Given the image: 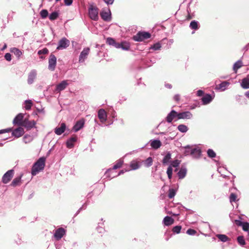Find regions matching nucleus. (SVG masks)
Returning <instances> with one entry per match:
<instances>
[{"instance_id": "bb28decb", "label": "nucleus", "mask_w": 249, "mask_h": 249, "mask_svg": "<svg viewBox=\"0 0 249 249\" xmlns=\"http://www.w3.org/2000/svg\"><path fill=\"white\" fill-rule=\"evenodd\" d=\"M241 86L244 89H249V78H245L242 80Z\"/></svg>"}, {"instance_id": "774afa93", "label": "nucleus", "mask_w": 249, "mask_h": 249, "mask_svg": "<svg viewBox=\"0 0 249 249\" xmlns=\"http://www.w3.org/2000/svg\"><path fill=\"white\" fill-rule=\"evenodd\" d=\"M161 145V142L160 140L157 139V149L160 148Z\"/></svg>"}, {"instance_id": "8fccbe9b", "label": "nucleus", "mask_w": 249, "mask_h": 249, "mask_svg": "<svg viewBox=\"0 0 249 249\" xmlns=\"http://www.w3.org/2000/svg\"><path fill=\"white\" fill-rule=\"evenodd\" d=\"M153 160L151 157H149L147 158L144 162L145 166L147 167H149L152 165Z\"/></svg>"}, {"instance_id": "aec40b11", "label": "nucleus", "mask_w": 249, "mask_h": 249, "mask_svg": "<svg viewBox=\"0 0 249 249\" xmlns=\"http://www.w3.org/2000/svg\"><path fill=\"white\" fill-rule=\"evenodd\" d=\"M65 233V231L64 229L59 228L55 231L54 236L57 240H59L63 237Z\"/></svg>"}, {"instance_id": "5fc2aeb1", "label": "nucleus", "mask_w": 249, "mask_h": 249, "mask_svg": "<svg viewBox=\"0 0 249 249\" xmlns=\"http://www.w3.org/2000/svg\"><path fill=\"white\" fill-rule=\"evenodd\" d=\"M186 233L190 235H194L196 234V231L194 229H189L187 230Z\"/></svg>"}, {"instance_id": "20e7f679", "label": "nucleus", "mask_w": 249, "mask_h": 249, "mask_svg": "<svg viewBox=\"0 0 249 249\" xmlns=\"http://www.w3.org/2000/svg\"><path fill=\"white\" fill-rule=\"evenodd\" d=\"M14 174V171L13 169L7 171L2 177V182L4 184L8 183L13 178Z\"/></svg>"}, {"instance_id": "393cba45", "label": "nucleus", "mask_w": 249, "mask_h": 249, "mask_svg": "<svg viewBox=\"0 0 249 249\" xmlns=\"http://www.w3.org/2000/svg\"><path fill=\"white\" fill-rule=\"evenodd\" d=\"M187 169L185 167H181L178 173V176L179 179L183 178L186 175Z\"/></svg>"}, {"instance_id": "58836bf2", "label": "nucleus", "mask_w": 249, "mask_h": 249, "mask_svg": "<svg viewBox=\"0 0 249 249\" xmlns=\"http://www.w3.org/2000/svg\"><path fill=\"white\" fill-rule=\"evenodd\" d=\"M207 155L210 158H213L216 157V153L212 149H209L207 150Z\"/></svg>"}, {"instance_id": "423d86ee", "label": "nucleus", "mask_w": 249, "mask_h": 249, "mask_svg": "<svg viewBox=\"0 0 249 249\" xmlns=\"http://www.w3.org/2000/svg\"><path fill=\"white\" fill-rule=\"evenodd\" d=\"M89 52L90 48L89 47H86L83 49L79 57V63H83L85 61L89 53Z\"/></svg>"}, {"instance_id": "6ab92c4d", "label": "nucleus", "mask_w": 249, "mask_h": 249, "mask_svg": "<svg viewBox=\"0 0 249 249\" xmlns=\"http://www.w3.org/2000/svg\"><path fill=\"white\" fill-rule=\"evenodd\" d=\"M77 138L76 136L70 138L66 142L67 147L68 148H72L74 146V143L77 141Z\"/></svg>"}, {"instance_id": "c03bdc74", "label": "nucleus", "mask_w": 249, "mask_h": 249, "mask_svg": "<svg viewBox=\"0 0 249 249\" xmlns=\"http://www.w3.org/2000/svg\"><path fill=\"white\" fill-rule=\"evenodd\" d=\"M58 17V13L57 12L52 13L49 16V19L51 20L56 19Z\"/></svg>"}, {"instance_id": "4d7b16f0", "label": "nucleus", "mask_w": 249, "mask_h": 249, "mask_svg": "<svg viewBox=\"0 0 249 249\" xmlns=\"http://www.w3.org/2000/svg\"><path fill=\"white\" fill-rule=\"evenodd\" d=\"M4 57L5 59L8 61L11 60V55L10 53H6L4 55Z\"/></svg>"}, {"instance_id": "c85d7f7f", "label": "nucleus", "mask_w": 249, "mask_h": 249, "mask_svg": "<svg viewBox=\"0 0 249 249\" xmlns=\"http://www.w3.org/2000/svg\"><path fill=\"white\" fill-rule=\"evenodd\" d=\"M243 66V63L241 60H239L236 61L233 66V71L236 73L238 69L242 67Z\"/></svg>"}, {"instance_id": "f03ea898", "label": "nucleus", "mask_w": 249, "mask_h": 249, "mask_svg": "<svg viewBox=\"0 0 249 249\" xmlns=\"http://www.w3.org/2000/svg\"><path fill=\"white\" fill-rule=\"evenodd\" d=\"M150 37V34L147 32H139L133 36V39L136 41H142Z\"/></svg>"}, {"instance_id": "a18cd8bd", "label": "nucleus", "mask_w": 249, "mask_h": 249, "mask_svg": "<svg viewBox=\"0 0 249 249\" xmlns=\"http://www.w3.org/2000/svg\"><path fill=\"white\" fill-rule=\"evenodd\" d=\"M181 230V226L178 225L173 227V228L172 229V231L175 233L178 234L179 233H180Z\"/></svg>"}, {"instance_id": "4c0bfd02", "label": "nucleus", "mask_w": 249, "mask_h": 249, "mask_svg": "<svg viewBox=\"0 0 249 249\" xmlns=\"http://www.w3.org/2000/svg\"><path fill=\"white\" fill-rule=\"evenodd\" d=\"M237 240L238 244L240 245H241V246H243L245 245L246 242H245V240L244 239L243 236H238L237 238Z\"/></svg>"}, {"instance_id": "f257e3e1", "label": "nucleus", "mask_w": 249, "mask_h": 249, "mask_svg": "<svg viewBox=\"0 0 249 249\" xmlns=\"http://www.w3.org/2000/svg\"><path fill=\"white\" fill-rule=\"evenodd\" d=\"M45 158L41 157L34 164L31 171V174L33 176L36 175L44 169L45 165Z\"/></svg>"}, {"instance_id": "72a5a7b5", "label": "nucleus", "mask_w": 249, "mask_h": 249, "mask_svg": "<svg viewBox=\"0 0 249 249\" xmlns=\"http://www.w3.org/2000/svg\"><path fill=\"white\" fill-rule=\"evenodd\" d=\"M24 107L26 110H30L33 105V102L31 100H27L24 101Z\"/></svg>"}, {"instance_id": "2eb2a0df", "label": "nucleus", "mask_w": 249, "mask_h": 249, "mask_svg": "<svg viewBox=\"0 0 249 249\" xmlns=\"http://www.w3.org/2000/svg\"><path fill=\"white\" fill-rule=\"evenodd\" d=\"M37 75L36 71L35 70H32L29 73L27 82L29 84H32L35 79L36 78Z\"/></svg>"}, {"instance_id": "473e14b6", "label": "nucleus", "mask_w": 249, "mask_h": 249, "mask_svg": "<svg viewBox=\"0 0 249 249\" xmlns=\"http://www.w3.org/2000/svg\"><path fill=\"white\" fill-rule=\"evenodd\" d=\"M11 52L13 53L18 58L22 54L21 51L16 48H13L11 49Z\"/></svg>"}, {"instance_id": "4be33fe9", "label": "nucleus", "mask_w": 249, "mask_h": 249, "mask_svg": "<svg viewBox=\"0 0 249 249\" xmlns=\"http://www.w3.org/2000/svg\"><path fill=\"white\" fill-rule=\"evenodd\" d=\"M66 125L64 123H62L60 127H56L54 129L55 133L57 135H60L65 130Z\"/></svg>"}, {"instance_id": "864d4df0", "label": "nucleus", "mask_w": 249, "mask_h": 249, "mask_svg": "<svg viewBox=\"0 0 249 249\" xmlns=\"http://www.w3.org/2000/svg\"><path fill=\"white\" fill-rule=\"evenodd\" d=\"M121 48L124 50H128L130 48V45L127 43H122V47Z\"/></svg>"}, {"instance_id": "052dcab7", "label": "nucleus", "mask_w": 249, "mask_h": 249, "mask_svg": "<svg viewBox=\"0 0 249 249\" xmlns=\"http://www.w3.org/2000/svg\"><path fill=\"white\" fill-rule=\"evenodd\" d=\"M12 130L11 128H7L5 129L0 130V134H2L5 132H9Z\"/></svg>"}, {"instance_id": "2f4dec72", "label": "nucleus", "mask_w": 249, "mask_h": 249, "mask_svg": "<svg viewBox=\"0 0 249 249\" xmlns=\"http://www.w3.org/2000/svg\"><path fill=\"white\" fill-rule=\"evenodd\" d=\"M178 130L181 133H186L188 130V127L185 124H181L178 126Z\"/></svg>"}, {"instance_id": "412c9836", "label": "nucleus", "mask_w": 249, "mask_h": 249, "mask_svg": "<svg viewBox=\"0 0 249 249\" xmlns=\"http://www.w3.org/2000/svg\"><path fill=\"white\" fill-rule=\"evenodd\" d=\"M84 124V121L83 120L77 121L73 127V131L74 132H77L83 127Z\"/></svg>"}, {"instance_id": "f3484780", "label": "nucleus", "mask_w": 249, "mask_h": 249, "mask_svg": "<svg viewBox=\"0 0 249 249\" xmlns=\"http://www.w3.org/2000/svg\"><path fill=\"white\" fill-rule=\"evenodd\" d=\"M68 85L67 80H63L56 86L55 90L58 92L62 91L65 89Z\"/></svg>"}, {"instance_id": "de8ad7c7", "label": "nucleus", "mask_w": 249, "mask_h": 249, "mask_svg": "<svg viewBox=\"0 0 249 249\" xmlns=\"http://www.w3.org/2000/svg\"><path fill=\"white\" fill-rule=\"evenodd\" d=\"M243 230L245 231H247L249 230V223L247 222H244L241 226Z\"/></svg>"}, {"instance_id": "c756f323", "label": "nucleus", "mask_w": 249, "mask_h": 249, "mask_svg": "<svg viewBox=\"0 0 249 249\" xmlns=\"http://www.w3.org/2000/svg\"><path fill=\"white\" fill-rule=\"evenodd\" d=\"M216 236L222 242H226L230 241V238L225 234H217Z\"/></svg>"}, {"instance_id": "5701e85b", "label": "nucleus", "mask_w": 249, "mask_h": 249, "mask_svg": "<svg viewBox=\"0 0 249 249\" xmlns=\"http://www.w3.org/2000/svg\"><path fill=\"white\" fill-rule=\"evenodd\" d=\"M174 220L173 218L169 216H166L163 220V223L165 226H169L173 224Z\"/></svg>"}, {"instance_id": "dca6fc26", "label": "nucleus", "mask_w": 249, "mask_h": 249, "mask_svg": "<svg viewBox=\"0 0 249 249\" xmlns=\"http://www.w3.org/2000/svg\"><path fill=\"white\" fill-rule=\"evenodd\" d=\"M214 96H213L210 94H205L202 98L201 101L203 105H207L209 104L213 99Z\"/></svg>"}, {"instance_id": "a211bd4d", "label": "nucleus", "mask_w": 249, "mask_h": 249, "mask_svg": "<svg viewBox=\"0 0 249 249\" xmlns=\"http://www.w3.org/2000/svg\"><path fill=\"white\" fill-rule=\"evenodd\" d=\"M24 133V129L22 127H18L15 130H14L12 132V135L16 138H19L23 135Z\"/></svg>"}, {"instance_id": "9b49d317", "label": "nucleus", "mask_w": 249, "mask_h": 249, "mask_svg": "<svg viewBox=\"0 0 249 249\" xmlns=\"http://www.w3.org/2000/svg\"><path fill=\"white\" fill-rule=\"evenodd\" d=\"M193 117V115L189 111L178 112V119H190Z\"/></svg>"}, {"instance_id": "3c124183", "label": "nucleus", "mask_w": 249, "mask_h": 249, "mask_svg": "<svg viewBox=\"0 0 249 249\" xmlns=\"http://www.w3.org/2000/svg\"><path fill=\"white\" fill-rule=\"evenodd\" d=\"M106 42H107V43L108 44V45L113 46L115 42V41L113 38H112L111 37H107V38Z\"/></svg>"}, {"instance_id": "1a4fd4ad", "label": "nucleus", "mask_w": 249, "mask_h": 249, "mask_svg": "<svg viewBox=\"0 0 249 249\" xmlns=\"http://www.w3.org/2000/svg\"><path fill=\"white\" fill-rule=\"evenodd\" d=\"M36 122L35 121H29L27 119H25L23 121L22 126H24L27 129H30L35 126Z\"/></svg>"}, {"instance_id": "7ed1b4c3", "label": "nucleus", "mask_w": 249, "mask_h": 249, "mask_svg": "<svg viewBox=\"0 0 249 249\" xmlns=\"http://www.w3.org/2000/svg\"><path fill=\"white\" fill-rule=\"evenodd\" d=\"M90 18L95 21L98 19V9L96 7L91 6L89 9Z\"/></svg>"}, {"instance_id": "79ce46f5", "label": "nucleus", "mask_w": 249, "mask_h": 249, "mask_svg": "<svg viewBox=\"0 0 249 249\" xmlns=\"http://www.w3.org/2000/svg\"><path fill=\"white\" fill-rule=\"evenodd\" d=\"M184 148L185 149V151L184 152V156H188L190 155V150L192 149L191 146L189 145H188L184 146Z\"/></svg>"}, {"instance_id": "6e6552de", "label": "nucleus", "mask_w": 249, "mask_h": 249, "mask_svg": "<svg viewBox=\"0 0 249 249\" xmlns=\"http://www.w3.org/2000/svg\"><path fill=\"white\" fill-rule=\"evenodd\" d=\"M56 65V57L54 55L51 54L50 55V57L49 58L48 69L52 71H53L55 70Z\"/></svg>"}, {"instance_id": "f8f14e48", "label": "nucleus", "mask_w": 249, "mask_h": 249, "mask_svg": "<svg viewBox=\"0 0 249 249\" xmlns=\"http://www.w3.org/2000/svg\"><path fill=\"white\" fill-rule=\"evenodd\" d=\"M24 114L22 113H19L14 118L13 121L14 124H18L22 126L23 124Z\"/></svg>"}, {"instance_id": "c9c22d12", "label": "nucleus", "mask_w": 249, "mask_h": 249, "mask_svg": "<svg viewBox=\"0 0 249 249\" xmlns=\"http://www.w3.org/2000/svg\"><path fill=\"white\" fill-rule=\"evenodd\" d=\"M130 166L132 170H136L140 168V164L137 161L133 160L130 163Z\"/></svg>"}, {"instance_id": "39448f33", "label": "nucleus", "mask_w": 249, "mask_h": 249, "mask_svg": "<svg viewBox=\"0 0 249 249\" xmlns=\"http://www.w3.org/2000/svg\"><path fill=\"white\" fill-rule=\"evenodd\" d=\"M178 112L173 109L167 114L165 120L167 123H171L176 118V120H178Z\"/></svg>"}, {"instance_id": "e433bc0d", "label": "nucleus", "mask_w": 249, "mask_h": 249, "mask_svg": "<svg viewBox=\"0 0 249 249\" xmlns=\"http://www.w3.org/2000/svg\"><path fill=\"white\" fill-rule=\"evenodd\" d=\"M33 140V136L29 135H25L23 138V141L25 143H28L31 142Z\"/></svg>"}, {"instance_id": "cd10ccee", "label": "nucleus", "mask_w": 249, "mask_h": 249, "mask_svg": "<svg viewBox=\"0 0 249 249\" xmlns=\"http://www.w3.org/2000/svg\"><path fill=\"white\" fill-rule=\"evenodd\" d=\"M22 177V175H20L19 177H17L15 178L12 182H11V185L15 187L17 186H18L20 185V182H21V178Z\"/></svg>"}, {"instance_id": "ea45409f", "label": "nucleus", "mask_w": 249, "mask_h": 249, "mask_svg": "<svg viewBox=\"0 0 249 249\" xmlns=\"http://www.w3.org/2000/svg\"><path fill=\"white\" fill-rule=\"evenodd\" d=\"M230 201L231 203H232L233 202H236L238 200L237 198V195L234 193H231L230 197Z\"/></svg>"}, {"instance_id": "338daca9", "label": "nucleus", "mask_w": 249, "mask_h": 249, "mask_svg": "<svg viewBox=\"0 0 249 249\" xmlns=\"http://www.w3.org/2000/svg\"><path fill=\"white\" fill-rule=\"evenodd\" d=\"M113 46H114L116 48H121L122 47V43L115 42Z\"/></svg>"}, {"instance_id": "4468645a", "label": "nucleus", "mask_w": 249, "mask_h": 249, "mask_svg": "<svg viewBox=\"0 0 249 249\" xmlns=\"http://www.w3.org/2000/svg\"><path fill=\"white\" fill-rule=\"evenodd\" d=\"M98 117L101 122L104 123L106 121L107 119V114L104 109H100L98 110Z\"/></svg>"}, {"instance_id": "9d476101", "label": "nucleus", "mask_w": 249, "mask_h": 249, "mask_svg": "<svg viewBox=\"0 0 249 249\" xmlns=\"http://www.w3.org/2000/svg\"><path fill=\"white\" fill-rule=\"evenodd\" d=\"M201 155V150L199 148L195 147L190 150V155L194 159H199Z\"/></svg>"}, {"instance_id": "13d9d810", "label": "nucleus", "mask_w": 249, "mask_h": 249, "mask_svg": "<svg viewBox=\"0 0 249 249\" xmlns=\"http://www.w3.org/2000/svg\"><path fill=\"white\" fill-rule=\"evenodd\" d=\"M234 222L236 225H237L238 226H242V225H243V223L244 222H243L240 220H235Z\"/></svg>"}, {"instance_id": "69168bd1", "label": "nucleus", "mask_w": 249, "mask_h": 249, "mask_svg": "<svg viewBox=\"0 0 249 249\" xmlns=\"http://www.w3.org/2000/svg\"><path fill=\"white\" fill-rule=\"evenodd\" d=\"M196 94L198 96H202L204 94V91L202 90H198Z\"/></svg>"}, {"instance_id": "37998d69", "label": "nucleus", "mask_w": 249, "mask_h": 249, "mask_svg": "<svg viewBox=\"0 0 249 249\" xmlns=\"http://www.w3.org/2000/svg\"><path fill=\"white\" fill-rule=\"evenodd\" d=\"M176 191L174 189H169V193H168V197L169 198H173L176 195Z\"/></svg>"}, {"instance_id": "bf43d9fd", "label": "nucleus", "mask_w": 249, "mask_h": 249, "mask_svg": "<svg viewBox=\"0 0 249 249\" xmlns=\"http://www.w3.org/2000/svg\"><path fill=\"white\" fill-rule=\"evenodd\" d=\"M174 100L176 102H178L180 100V95L177 94L174 95L173 97Z\"/></svg>"}, {"instance_id": "0eeeda50", "label": "nucleus", "mask_w": 249, "mask_h": 249, "mask_svg": "<svg viewBox=\"0 0 249 249\" xmlns=\"http://www.w3.org/2000/svg\"><path fill=\"white\" fill-rule=\"evenodd\" d=\"M70 41L66 37H63L59 40L56 49L62 50L66 49L70 45Z\"/></svg>"}, {"instance_id": "f704fd0d", "label": "nucleus", "mask_w": 249, "mask_h": 249, "mask_svg": "<svg viewBox=\"0 0 249 249\" xmlns=\"http://www.w3.org/2000/svg\"><path fill=\"white\" fill-rule=\"evenodd\" d=\"M191 29L197 30L199 28L198 22L196 20H193L191 22L189 26Z\"/></svg>"}, {"instance_id": "0e129e2a", "label": "nucleus", "mask_w": 249, "mask_h": 249, "mask_svg": "<svg viewBox=\"0 0 249 249\" xmlns=\"http://www.w3.org/2000/svg\"><path fill=\"white\" fill-rule=\"evenodd\" d=\"M107 4H112L114 2V0H103Z\"/></svg>"}, {"instance_id": "09e8293b", "label": "nucleus", "mask_w": 249, "mask_h": 249, "mask_svg": "<svg viewBox=\"0 0 249 249\" xmlns=\"http://www.w3.org/2000/svg\"><path fill=\"white\" fill-rule=\"evenodd\" d=\"M40 16L42 18H45L48 15V12L47 10H42L40 13Z\"/></svg>"}, {"instance_id": "e2e57ef3", "label": "nucleus", "mask_w": 249, "mask_h": 249, "mask_svg": "<svg viewBox=\"0 0 249 249\" xmlns=\"http://www.w3.org/2000/svg\"><path fill=\"white\" fill-rule=\"evenodd\" d=\"M150 144L152 148H156V140H152Z\"/></svg>"}, {"instance_id": "603ef678", "label": "nucleus", "mask_w": 249, "mask_h": 249, "mask_svg": "<svg viewBox=\"0 0 249 249\" xmlns=\"http://www.w3.org/2000/svg\"><path fill=\"white\" fill-rule=\"evenodd\" d=\"M179 164L180 161L178 160H176L171 162L170 166H171V167H177Z\"/></svg>"}, {"instance_id": "a19ab883", "label": "nucleus", "mask_w": 249, "mask_h": 249, "mask_svg": "<svg viewBox=\"0 0 249 249\" xmlns=\"http://www.w3.org/2000/svg\"><path fill=\"white\" fill-rule=\"evenodd\" d=\"M171 154L170 153H168L163 158L162 162L163 163H167L171 159Z\"/></svg>"}, {"instance_id": "680f3d73", "label": "nucleus", "mask_w": 249, "mask_h": 249, "mask_svg": "<svg viewBox=\"0 0 249 249\" xmlns=\"http://www.w3.org/2000/svg\"><path fill=\"white\" fill-rule=\"evenodd\" d=\"M73 0H64V3L66 5H70L72 4Z\"/></svg>"}, {"instance_id": "6e6d98bb", "label": "nucleus", "mask_w": 249, "mask_h": 249, "mask_svg": "<svg viewBox=\"0 0 249 249\" xmlns=\"http://www.w3.org/2000/svg\"><path fill=\"white\" fill-rule=\"evenodd\" d=\"M49 52L47 48H44L42 50H40L38 51V54H47Z\"/></svg>"}, {"instance_id": "b1692460", "label": "nucleus", "mask_w": 249, "mask_h": 249, "mask_svg": "<svg viewBox=\"0 0 249 249\" xmlns=\"http://www.w3.org/2000/svg\"><path fill=\"white\" fill-rule=\"evenodd\" d=\"M167 41L168 40L166 38H163L160 42H157V51L160 50L161 47L167 48V45H165L167 44Z\"/></svg>"}, {"instance_id": "a878e982", "label": "nucleus", "mask_w": 249, "mask_h": 249, "mask_svg": "<svg viewBox=\"0 0 249 249\" xmlns=\"http://www.w3.org/2000/svg\"><path fill=\"white\" fill-rule=\"evenodd\" d=\"M230 85V83L227 81H223L219 84L217 86V89H221L222 91H224L227 88V87Z\"/></svg>"}, {"instance_id": "49530a36", "label": "nucleus", "mask_w": 249, "mask_h": 249, "mask_svg": "<svg viewBox=\"0 0 249 249\" xmlns=\"http://www.w3.org/2000/svg\"><path fill=\"white\" fill-rule=\"evenodd\" d=\"M172 172H173V169H172L171 166H169L167 168V174L168 177L169 179H171L172 178Z\"/></svg>"}, {"instance_id": "7c9ffc66", "label": "nucleus", "mask_w": 249, "mask_h": 249, "mask_svg": "<svg viewBox=\"0 0 249 249\" xmlns=\"http://www.w3.org/2000/svg\"><path fill=\"white\" fill-rule=\"evenodd\" d=\"M123 163V161L122 160H118L116 164L113 166V168L112 169H109L108 170V172H110L113 171V170H115L116 169L120 168Z\"/></svg>"}, {"instance_id": "ddd939ff", "label": "nucleus", "mask_w": 249, "mask_h": 249, "mask_svg": "<svg viewBox=\"0 0 249 249\" xmlns=\"http://www.w3.org/2000/svg\"><path fill=\"white\" fill-rule=\"evenodd\" d=\"M101 17L102 18L106 21H109L111 20V12L110 10L108 9L107 11H103L100 13Z\"/></svg>"}]
</instances>
